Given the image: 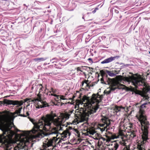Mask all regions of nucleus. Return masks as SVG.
<instances>
[{
    "label": "nucleus",
    "instance_id": "19",
    "mask_svg": "<svg viewBox=\"0 0 150 150\" xmlns=\"http://www.w3.org/2000/svg\"><path fill=\"white\" fill-rule=\"evenodd\" d=\"M129 135L131 138H133L136 137V135L135 132L133 131L131 132Z\"/></svg>",
    "mask_w": 150,
    "mask_h": 150
},
{
    "label": "nucleus",
    "instance_id": "31",
    "mask_svg": "<svg viewBox=\"0 0 150 150\" xmlns=\"http://www.w3.org/2000/svg\"><path fill=\"white\" fill-rule=\"evenodd\" d=\"M26 114H27V115H28V116L29 115V114L28 112H26Z\"/></svg>",
    "mask_w": 150,
    "mask_h": 150
},
{
    "label": "nucleus",
    "instance_id": "33",
    "mask_svg": "<svg viewBox=\"0 0 150 150\" xmlns=\"http://www.w3.org/2000/svg\"><path fill=\"white\" fill-rule=\"evenodd\" d=\"M9 96H5L4 98H7V97H9Z\"/></svg>",
    "mask_w": 150,
    "mask_h": 150
},
{
    "label": "nucleus",
    "instance_id": "6",
    "mask_svg": "<svg viewBox=\"0 0 150 150\" xmlns=\"http://www.w3.org/2000/svg\"><path fill=\"white\" fill-rule=\"evenodd\" d=\"M32 137L29 133L24 132L21 134L20 140L17 142V146L19 149L30 150L32 144Z\"/></svg>",
    "mask_w": 150,
    "mask_h": 150
},
{
    "label": "nucleus",
    "instance_id": "36",
    "mask_svg": "<svg viewBox=\"0 0 150 150\" xmlns=\"http://www.w3.org/2000/svg\"><path fill=\"white\" fill-rule=\"evenodd\" d=\"M64 103H61V105H62L64 104Z\"/></svg>",
    "mask_w": 150,
    "mask_h": 150
},
{
    "label": "nucleus",
    "instance_id": "13",
    "mask_svg": "<svg viewBox=\"0 0 150 150\" xmlns=\"http://www.w3.org/2000/svg\"><path fill=\"white\" fill-rule=\"evenodd\" d=\"M52 89V91H50V93H51V95L52 96H54L56 97V98H55V100H57V99H59V98H60V100H65L66 99V98H64V96H59V95H57L56 94H53L52 93H51V92H52L53 93H54L55 92V90L52 88L51 89Z\"/></svg>",
    "mask_w": 150,
    "mask_h": 150
},
{
    "label": "nucleus",
    "instance_id": "28",
    "mask_svg": "<svg viewBox=\"0 0 150 150\" xmlns=\"http://www.w3.org/2000/svg\"><path fill=\"white\" fill-rule=\"evenodd\" d=\"M73 111L74 110H71L69 112V113L70 114H71L73 112Z\"/></svg>",
    "mask_w": 150,
    "mask_h": 150
},
{
    "label": "nucleus",
    "instance_id": "16",
    "mask_svg": "<svg viewBox=\"0 0 150 150\" xmlns=\"http://www.w3.org/2000/svg\"><path fill=\"white\" fill-rule=\"evenodd\" d=\"M47 59L46 57H41L40 58H35L34 60L35 62H39L45 60Z\"/></svg>",
    "mask_w": 150,
    "mask_h": 150
},
{
    "label": "nucleus",
    "instance_id": "9",
    "mask_svg": "<svg viewBox=\"0 0 150 150\" xmlns=\"http://www.w3.org/2000/svg\"><path fill=\"white\" fill-rule=\"evenodd\" d=\"M101 123L100 125L101 127H103V128L101 129L102 132L105 130H107L108 129H109V125H110V120L106 117H103L101 119Z\"/></svg>",
    "mask_w": 150,
    "mask_h": 150
},
{
    "label": "nucleus",
    "instance_id": "27",
    "mask_svg": "<svg viewBox=\"0 0 150 150\" xmlns=\"http://www.w3.org/2000/svg\"><path fill=\"white\" fill-rule=\"evenodd\" d=\"M137 150H145L144 148L142 147H140L139 148V149H138Z\"/></svg>",
    "mask_w": 150,
    "mask_h": 150
},
{
    "label": "nucleus",
    "instance_id": "18",
    "mask_svg": "<svg viewBox=\"0 0 150 150\" xmlns=\"http://www.w3.org/2000/svg\"><path fill=\"white\" fill-rule=\"evenodd\" d=\"M7 135H10L12 136L14 134V132L10 129H9L7 131Z\"/></svg>",
    "mask_w": 150,
    "mask_h": 150
},
{
    "label": "nucleus",
    "instance_id": "10",
    "mask_svg": "<svg viewBox=\"0 0 150 150\" xmlns=\"http://www.w3.org/2000/svg\"><path fill=\"white\" fill-rule=\"evenodd\" d=\"M111 85H112V86L110 90L108 91H104V93L105 94H106L107 95L109 94L111 92V91H114L116 88L120 89L121 88L119 86L121 84L115 82L113 83Z\"/></svg>",
    "mask_w": 150,
    "mask_h": 150
},
{
    "label": "nucleus",
    "instance_id": "24",
    "mask_svg": "<svg viewBox=\"0 0 150 150\" xmlns=\"http://www.w3.org/2000/svg\"><path fill=\"white\" fill-rule=\"evenodd\" d=\"M40 86H42V87L40 88V91H39V94H38V95H39V94H40V95L41 96V94H40V92L42 91V88H42V85H40Z\"/></svg>",
    "mask_w": 150,
    "mask_h": 150
},
{
    "label": "nucleus",
    "instance_id": "4",
    "mask_svg": "<svg viewBox=\"0 0 150 150\" xmlns=\"http://www.w3.org/2000/svg\"><path fill=\"white\" fill-rule=\"evenodd\" d=\"M70 115V114L68 112L65 115H63L55 119L54 117H57L56 114H52L51 115L47 114L46 115V117H45V119L47 121L46 122L47 124L45 125V128L47 129H50L51 127V123H52L54 126L61 127L62 129H63V127H66V126H65L63 123L67 119L69 118Z\"/></svg>",
    "mask_w": 150,
    "mask_h": 150
},
{
    "label": "nucleus",
    "instance_id": "21",
    "mask_svg": "<svg viewBox=\"0 0 150 150\" xmlns=\"http://www.w3.org/2000/svg\"><path fill=\"white\" fill-rule=\"evenodd\" d=\"M114 144L113 150H116L119 146V144L117 142H115Z\"/></svg>",
    "mask_w": 150,
    "mask_h": 150
},
{
    "label": "nucleus",
    "instance_id": "14",
    "mask_svg": "<svg viewBox=\"0 0 150 150\" xmlns=\"http://www.w3.org/2000/svg\"><path fill=\"white\" fill-rule=\"evenodd\" d=\"M84 130L87 131V135L90 134L93 135L96 133L95 130L92 128H89L86 127L85 128Z\"/></svg>",
    "mask_w": 150,
    "mask_h": 150
},
{
    "label": "nucleus",
    "instance_id": "25",
    "mask_svg": "<svg viewBox=\"0 0 150 150\" xmlns=\"http://www.w3.org/2000/svg\"><path fill=\"white\" fill-rule=\"evenodd\" d=\"M88 61H91V62H90V63H93V60H92V59L90 58H88Z\"/></svg>",
    "mask_w": 150,
    "mask_h": 150
},
{
    "label": "nucleus",
    "instance_id": "34",
    "mask_svg": "<svg viewBox=\"0 0 150 150\" xmlns=\"http://www.w3.org/2000/svg\"><path fill=\"white\" fill-rule=\"evenodd\" d=\"M89 86H90V87H91L92 86H93V85H90H90L89 84Z\"/></svg>",
    "mask_w": 150,
    "mask_h": 150
},
{
    "label": "nucleus",
    "instance_id": "2",
    "mask_svg": "<svg viewBox=\"0 0 150 150\" xmlns=\"http://www.w3.org/2000/svg\"><path fill=\"white\" fill-rule=\"evenodd\" d=\"M102 96L99 95L93 94L90 99L89 97L85 96L80 101L79 104L83 105L88 110H84L83 108L76 109V111L78 113L76 117L78 121L80 122L87 121L88 117L92 116V114L96 112L99 108L98 104L102 100Z\"/></svg>",
    "mask_w": 150,
    "mask_h": 150
},
{
    "label": "nucleus",
    "instance_id": "23",
    "mask_svg": "<svg viewBox=\"0 0 150 150\" xmlns=\"http://www.w3.org/2000/svg\"><path fill=\"white\" fill-rule=\"evenodd\" d=\"M100 72L102 77H103V76L105 74V72L103 70L100 71Z\"/></svg>",
    "mask_w": 150,
    "mask_h": 150
},
{
    "label": "nucleus",
    "instance_id": "5",
    "mask_svg": "<svg viewBox=\"0 0 150 150\" xmlns=\"http://www.w3.org/2000/svg\"><path fill=\"white\" fill-rule=\"evenodd\" d=\"M121 81H123V83L131 82L134 85L136 88H137V86L139 85H143L145 86V84L143 81V79L141 77L135 76L133 75L132 76H129L123 78ZM150 88L148 87H146L145 90L144 91L142 96L146 100H148L149 98V97L148 96V93H150Z\"/></svg>",
    "mask_w": 150,
    "mask_h": 150
},
{
    "label": "nucleus",
    "instance_id": "40",
    "mask_svg": "<svg viewBox=\"0 0 150 150\" xmlns=\"http://www.w3.org/2000/svg\"><path fill=\"white\" fill-rule=\"evenodd\" d=\"M149 103V104H150V102Z\"/></svg>",
    "mask_w": 150,
    "mask_h": 150
},
{
    "label": "nucleus",
    "instance_id": "3",
    "mask_svg": "<svg viewBox=\"0 0 150 150\" xmlns=\"http://www.w3.org/2000/svg\"><path fill=\"white\" fill-rule=\"evenodd\" d=\"M147 103H144L140 107L139 113L137 115V117L140 122L142 126V130L143 132L142 138L144 143H145L148 139V129L149 124L147 121L146 117L145 114V111L143 109L146 108L145 105Z\"/></svg>",
    "mask_w": 150,
    "mask_h": 150
},
{
    "label": "nucleus",
    "instance_id": "39",
    "mask_svg": "<svg viewBox=\"0 0 150 150\" xmlns=\"http://www.w3.org/2000/svg\"><path fill=\"white\" fill-rule=\"evenodd\" d=\"M121 86H123V85H121Z\"/></svg>",
    "mask_w": 150,
    "mask_h": 150
},
{
    "label": "nucleus",
    "instance_id": "1",
    "mask_svg": "<svg viewBox=\"0 0 150 150\" xmlns=\"http://www.w3.org/2000/svg\"><path fill=\"white\" fill-rule=\"evenodd\" d=\"M47 121L45 117H42L38 123L34 124L33 128L32 130V133L35 134L34 136L36 138H41L44 136L50 138L49 139L47 138L45 143H43L44 148L43 150H56L54 147H56L57 145L59 143L62 142V141H65L66 138L69 137L71 134L70 130L73 129V128L69 127L60 134L59 131L63 130V129H62L61 127H54L52 123H51V127L50 129L46 128L45 125Z\"/></svg>",
    "mask_w": 150,
    "mask_h": 150
},
{
    "label": "nucleus",
    "instance_id": "20",
    "mask_svg": "<svg viewBox=\"0 0 150 150\" xmlns=\"http://www.w3.org/2000/svg\"><path fill=\"white\" fill-rule=\"evenodd\" d=\"M106 73H107L110 76H115V74L110 71L108 70H106Z\"/></svg>",
    "mask_w": 150,
    "mask_h": 150
},
{
    "label": "nucleus",
    "instance_id": "38",
    "mask_svg": "<svg viewBox=\"0 0 150 150\" xmlns=\"http://www.w3.org/2000/svg\"><path fill=\"white\" fill-rule=\"evenodd\" d=\"M85 86V84H84V86H83V87H84V86Z\"/></svg>",
    "mask_w": 150,
    "mask_h": 150
},
{
    "label": "nucleus",
    "instance_id": "17",
    "mask_svg": "<svg viewBox=\"0 0 150 150\" xmlns=\"http://www.w3.org/2000/svg\"><path fill=\"white\" fill-rule=\"evenodd\" d=\"M122 109V107L116 106L114 110L117 113L121 111V109Z\"/></svg>",
    "mask_w": 150,
    "mask_h": 150
},
{
    "label": "nucleus",
    "instance_id": "12",
    "mask_svg": "<svg viewBox=\"0 0 150 150\" xmlns=\"http://www.w3.org/2000/svg\"><path fill=\"white\" fill-rule=\"evenodd\" d=\"M118 57H111L109 58L106 59L101 62L102 64L108 63L110 62L115 60L116 58H118Z\"/></svg>",
    "mask_w": 150,
    "mask_h": 150
},
{
    "label": "nucleus",
    "instance_id": "22",
    "mask_svg": "<svg viewBox=\"0 0 150 150\" xmlns=\"http://www.w3.org/2000/svg\"><path fill=\"white\" fill-rule=\"evenodd\" d=\"M22 109V107L19 108L18 110H16L14 113V115L15 114H17L18 115L21 113V110Z\"/></svg>",
    "mask_w": 150,
    "mask_h": 150
},
{
    "label": "nucleus",
    "instance_id": "35",
    "mask_svg": "<svg viewBox=\"0 0 150 150\" xmlns=\"http://www.w3.org/2000/svg\"><path fill=\"white\" fill-rule=\"evenodd\" d=\"M19 115L21 116H23V115L22 114H19Z\"/></svg>",
    "mask_w": 150,
    "mask_h": 150
},
{
    "label": "nucleus",
    "instance_id": "26",
    "mask_svg": "<svg viewBox=\"0 0 150 150\" xmlns=\"http://www.w3.org/2000/svg\"><path fill=\"white\" fill-rule=\"evenodd\" d=\"M77 70L78 71H80L81 72H82V71H81V69H80V68L79 67H78L77 68Z\"/></svg>",
    "mask_w": 150,
    "mask_h": 150
},
{
    "label": "nucleus",
    "instance_id": "30",
    "mask_svg": "<svg viewBox=\"0 0 150 150\" xmlns=\"http://www.w3.org/2000/svg\"><path fill=\"white\" fill-rule=\"evenodd\" d=\"M96 9H97L96 8L93 12V13H95L96 12Z\"/></svg>",
    "mask_w": 150,
    "mask_h": 150
},
{
    "label": "nucleus",
    "instance_id": "29",
    "mask_svg": "<svg viewBox=\"0 0 150 150\" xmlns=\"http://www.w3.org/2000/svg\"><path fill=\"white\" fill-rule=\"evenodd\" d=\"M75 97V96H73V97L72 98H70V99H71L72 100H73L74 98Z\"/></svg>",
    "mask_w": 150,
    "mask_h": 150
},
{
    "label": "nucleus",
    "instance_id": "7",
    "mask_svg": "<svg viewBox=\"0 0 150 150\" xmlns=\"http://www.w3.org/2000/svg\"><path fill=\"white\" fill-rule=\"evenodd\" d=\"M40 95V94L38 95L37 98L33 100H31V98H27L24 100V102L28 103V102H33V103H35L36 101H38L37 105L38 108H42L48 106L46 102H44L42 100Z\"/></svg>",
    "mask_w": 150,
    "mask_h": 150
},
{
    "label": "nucleus",
    "instance_id": "8",
    "mask_svg": "<svg viewBox=\"0 0 150 150\" xmlns=\"http://www.w3.org/2000/svg\"><path fill=\"white\" fill-rule=\"evenodd\" d=\"M23 103V100L18 101L17 100H10L4 99L3 101H0V104L4 105H17V106H20L22 105Z\"/></svg>",
    "mask_w": 150,
    "mask_h": 150
},
{
    "label": "nucleus",
    "instance_id": "37",
    "mask_svg": "<svg viewBox=\"0 0 150 150\" xmlns=\"http://www.w3.org/2000/svg\"><path fill=\"white\" fill-rule=\"evenodd\" d=\"M125 150H130L129 149H126Z\"/></svg>",
    "mask_w": 150,
    "mask_h": 150
},
{
    "label": "nucleus",
    "instance_id": "32",
    "mask_svg": "<svg viewBox=\"0 0 150 150\" xmlns=\"http://www.w3.org/2000/svg\"><path fill=\"white\" fill-rule=\"evenodd\" d=\"M75 150H81V149H76Z\"/></svg>",
    "mask_w": 150,
    "mask_h": 150
},
{
    "label": "nucleus",
    "instance_id": "15",
    "mask_svg": "<svg viewBox=\"0 0 150 150\" xmlns=\"http://www.w3.org/2000/svg\"><path fill=\"white\" fill-rule=\"evenodd\" d=\"M89 81L88 80H86L84 79L83 81L82 82V86H84V83H85V86H84V87L86 88H90V86H89V83H88Z\"/></svg>",
    "mask_w": 150,
    "mask_h": 150
},
{
    "label": "nucleus",
    "instance_id": "11",
    "mask_svg": "<svg viewBox=\"0 0 150 150\" xmlns=\"http://www.w3.org/2000/svg\"><path fill=\"white\" fill-rule=\"evenodd\" d=\"M107 80V81L105 82L104 80L103 77H102L100 79L101 82L102 83L109 85L112 84L113 83L115 82L113 79L109 78H108Z\"/></svg>",
    "mask_w": 150,
    "mask_h": 150
}]
</instances>
